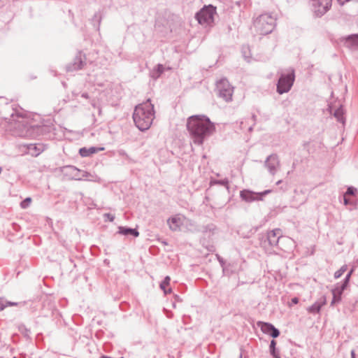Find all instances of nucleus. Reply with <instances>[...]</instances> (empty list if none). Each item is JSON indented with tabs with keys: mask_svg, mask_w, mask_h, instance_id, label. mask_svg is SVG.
Returning a JSON list of instances; mask_svg holds the SVG:
<instances>
[{
	"mask_svg": "<svg viewBox=\"0 0 358 358\" xmlns=\"http://www.w3.org/2000/svg\"><path fill=\"white\" fill-rule=\"evenodd\" d=\"M187 129L192 142L201 145L215 131V126L209 117L203 115H194L188 117Z\"/></svg>",
	"mask_w": 358,
	"mask_h": 358,
	"instance_id": "nucleus-1",
	"label": "nucleus"
},
{
	"mask_svg": "<svg viewBox=\"0 0 358 358\" xmlns=\"http://www.w3.org/2000/svg\"><path fill=\"white\" fill-rule=\"evenodd\" d=\"M11 117L8 129L14 136L36 138L40 136L44 130V126L36 123L30 116H24L16 113L15 115L12 114Z\"/></svg>",
	"mask_w": 358,
	"mask_h": 358,
	"instance_id": "nucleus-2",
	"label": "nucleus"
},
{
	"mask_svg": "<svg viewBox=\"0 0 358 358\" xmlns=\"http://www.w3.org/2000/svg\"><path fill=\"white\" fill-rule=\"evenodd\" d=\"M133 119L141 131H146L150 127L155 119V110L150 99L135 107Z\"/></svg>",
	"mask_w": 358,
	"mask_h": 358,
	"instance_id": "nucleus-3",
	"label": "nucleus"
},
{
	"mask_svg": "<svg viewBox=\"0 0 358 358\" xmlns=\"http://www.w3.org/2000/svg\"><path fill=\"white\" fill-rule=\"evenodd\" d=\"M275 20V17L271 13H263L254 20L253 27L257 34H268L273 30Z\"/></svg>",
	"mask_w": 358,
	"mask_h": 358,
	"instance_id": "nucleus-4",
	"label": "nucleus"
},
{
	"mask_svg": "<svg viewBox=\"0 0 358 358\" xmlns=\"http://www.w3.org/2000/svg\"><path fill=\"white\" fill-rule=\"evenodd\" d=\"M295 74L293 69H289L287 73H281L276 85V91L279 94L288 92L294 82Z\"/></svg>",
	"mask_w": 358,
	"mask_h": 358,
	"instance_id": "nucleus-5",
	"label": "nucleus"
},
{
	"mask_svg": "<svg viewBox=\"0 0 358 358\" xmlns=\"http://www.w3.org/2000/svg\"><path fill=\"white\" fill-rule=\"evenodd\" d=\"M216 13V8L212 5L205 6L195 15V18L200 24L210 25L214 22V15Z\"/></svg>",
	"mask_w": 358,
	"mask_h": 358,
	"instance_id": "nucleus-6",
	"label": "nucleus"
},
{
	"mask_svg": "<svg viewBox=\"0 0 358 358\" xmlns=\"http://www.w3.org/2000/svg\"><path fill=\"white\" fill-rule=\"evenodd\" d=\"M332 0H309L312 12L316 17L323 16L331 7Z\"/></svg>",
	"mask_w": 358,
	"mask_h": 358,
	"instance_id": "nucleus-7",
	"label": "nucleus"
},
{
	"mask_svg": "<svg viewBox=\"0 0 358 358\" xmlns=\"http://www.w3.org/2000/svg\"><path fill=\"white\" fill-rule=\"evenodd\" d=\"M216 90L220 97H222L226 101H231L234 87L226 78H222L217 82Z\"/></svg>",
	"mask_w": 358,
	"mask_h": 358,
	"instance_id": "nucleus-8",
	"label": "nucleus"
},
{
	"mask_svg": "<svg viewBox=\"0 0 358 358\" xmlns=\"http://www.w3.org/2000/svg\"><path fill=\"white\" fill-rule=\"evenodd\" d=\"M271 192V189H266L261 192H255L249 189H243L240 192L241 199L247 203L263 201L264 197Z\"/></svg>",
	"mask_w": 358,
	"mask_h": 358,
	"instance_id": "nucleus-9",
	"label": "nucleus"
},
{
	"mask_svg": "<svg viewBox=\"0 0 358 358\" xmlns=\"http://www.w3.org/2000/svg\"><path fill=\"white\" fill-rule=\"evenodd\" d=\"M282 240H288V238L282 236L281 229H275L267 233L266 239L263 244L266 246L267 243L271 247H276L278 246L279 242Z\"/></svg>",
	"mask_w": 358,
	"mask_h": 358,
	"instance_id": "nucleus-10",
	"label": "nucleus"
},
{
	"mask_svg": "<svg viewBox=\"0 0 358 358\" xmlns=\"http://www.w3.org/2000/svg\"><path fill=\"white\" fill-rule=\"evenodd\" d=\"M264 166L271 175L274 176L280 166V159L278 155L271 154L268 156L264 161Z\"/></svg>",
	"mask_w": 358,
	"mask_h": 358,
	"instance_id": "nucleus-11",
	"label": "nucleus"
},
{
	"mask_svg": "<svg viewBox=\"0 0 358 358\" xmlns=\"http://www.w3.org/2000/svg\"><path fill=\"white\" fill-rule=\"evenodd\" d=\"M86 57L81 52H79L74 58L72 63L69 64L66 66L68 71H73L81 69L85 64Z\"/></svg>",
	"mask_w": 358,
	"mask_h": 358,
	"instance_id": "nucleus-12",
	"label": "nucleus"
},
{
	"mask_svg": "<svg viewBox=\"0 0 358 358\" xmlns=\"http://www.w3.org/2000/svg\"><path fill=\"white\" fill-rule=\"evenodd\" d=\"M258 326L260 327L263 333L270 335L273 338L280 335V331L271 323L259 322Z\"/></svg>",
	"mask_w": 358,
	"mask_h": 358,
	"instance_id": "nucleus-13",
	"label": "nucleus"
},
{
	"mask_svg": "<svg viewBox=\"0 0 358 358\" xmlns=\"http://www.w3.org/2000/svg\"><path fill=\"white\" fill-rule=\"evenodd\" d=\"M343 45L351 50H358V34L348 35L342 38Z\"/></svg>",
	"mask_w": 358,
	"mask_h": 358,
	"instance_id": "nucleus-14",
	"label": "nucleus"
},
{
	"mask_svg": "<svg viewBox=\"0 0 358 358\" xmlns=\"http://www.w3.org/2000/svg\"><path fill=\"white\" fill-rule=\"evenodd\" d=\"M169 228L172 231H178L182 223V218L179 215H176L169 218L167 221Z\"/></svg>",
	"mask_w": 358,
	"mask_h": 358,
	"instance_id": "nucleus-15",
	"label": "nucleus"
},
{
	"mask_svg": "<svg viewBox=\"0 0 358 358\" xmlns=\"http://www.w3.org/2000/svg\"><path fill=\"white\" fill-rule=\"evenodd\" d=\"M27 150L28 153H29L32 156H38L41 154L43 150L44 147L42 144H29L27 145Z\"/></svg>",
	"mask_w": 358,
	"mask_h": 358,
	"instance_id": "nucleus-16",
	"label": "nucleus"
},
{
	"mask_svg": "<svg viewBox=\"0 0 358 358\" xmlns=\"http://www.w3.org/2000/svg\"><path fill=\"white\" fill-rule=\"evenodd\" d=\"M118 234L124 236H131L134 237H138L139 236V232L136 229L127 227H119Z\"/></svg>",
	"mask_w": 358,
	"mask_h": 358,
	"instance_id": "nucleus-17",
	"label": "nucleus"
},
{
	"mask_svg": "<svg viewBox=\"0 0 358 358\" xmlns=\"http://www.w3.org/2000/svg\"><path fill=\"white\" fill-rule=\"evenodd\" d=\"M104 148H96V147H90L89 148H81L79 150V154L80 156L83 157H89L92 154H94L99 151L103 150Z\"/></svg>",
	"mask_w": 358,
	"mask_h": 358,
	"instance_id": "nucleus-18",
	"label": "nucleus"
},
{
	"mask_svg": "<svg viewBox=\"0 0 358 358\" xmlns=\"http://www.w3.org/2000/svg\"><path fill=\"white\" fill-rule=\"evenodd\" d=\"M164 66L162 64H159L150 71V76L152 79L157 80L160 77V76L164 73Z\"/></svg>",
	"mask_w": 358,
	"mask_h": 358,
	"instance_id": "nucleus-19",
	"label": "nucleus"
},
{
	"mask_svg": "<svg viewBox=\"0 0 358 358\" xmlns=\"http://www.w3.org/2000/svg\"><path fill=\"white\" fill-rule=\"evenodd\" d=\"M325 304V299L322 301H316L308 308V311L313 314L319 313L321 308Z\"/></svg>",
	"mask_w": 358,
	"mask_h": 358,
	"instance_id": "nucleus-20",
	"label": "nucleus"
},
{
	"mask_svg": "<svg viewBox=\"0 0 358 358\" xmlns=\"http://www.w3.org/2000/svg\"><path fill=\"white\" fill-rule=\"evenodd\" d=\"M333 115L338 122L342 123L343 125L345 124V118L344 117V110L342 106H340V107L336 109Z\"/></svg>",
	"mask_w": 358,
	"mask_h": 358,
	"instance_id": "nucleus-21",
	"label": "nucleus"
},
{
	"mask_svg": "<svg viewBox=\"0 0 358 358\" xmlns=\"http://www.w3.org/2000/svg\"><path fill=\"white\" fill-rule=\"evenodd\" d=\"M269 351L271 355L274 358L280 357L279 355V352L276 348V341L275 340H271L269 345Z\"/></svg>",
	"mask_w": 358,
	"mask_h": 358,
	"instance_id": "nucleus-22",
	"label": "nucleus"
},
{
	"mask_svg": "<svg viewBox=\"0 0 358 358\" xmlns=\"http://www.w3.org/2000/svg\"><path fill=\"white\" fill-rule=\"evenodd\" d=\"M241 52L244 59L247 62H250L252 57L250 47L248 45H243L241 48Z\"/></svg>",
	"mask_w": 358,
	"mask_h": 358,
	"instance_id": "nucleus-23",
	"label": "nucleus"
},
{
	"mask_svg": "<svg viewBox=\"0 0 358 358\" xmlns=\"http://www.w3.org/2000/svg\"><path fill=\"white\" fill-rule=\"evenodd\" d=\"M348 285L343 282L337 283L332 289V292L336 293L337 295L342 296L343 292L346 289Z\"/></svg>",
	"mask_w": 358,
	"mask_h": 358,
	"instance_id": "nucleus-24",
	"label": "nucleus"
},
{
	"mask_svg": "<svg viewBox=\"0 0 358 358\" xmlns=\"http://www.w3.org/2000/svg\"><path fill=\"white\" fill-rule=\"evenodd\" d=\"M171 278L169 276H166L164 280L160 283V288L164 291L165 294L171 292V289H166V287L170 283Z\"/></svg>",
	"mask_w": 358,
	"mask_h": 358,
	"instance_id": "nucleus-25",
	"label": "nucleus"
},
{
	"mask_svg": "<svg viewBox=\"0 0 358 358\" xmlns=\"http://www.w3.org/2000/svg\"><path fill=\"white\" fill-rule=\"evenodd\" d=\"M20 333L27 338H29L30 330L24 324H20L18 327Z\"/></svg>",
	"mask_w": 358,
	"mask_h": 358,
	"instance_id": "nucleus-26",
	"label": "nucleus"
},
{
	"mask_svg": "<svg viewBox=\"0 0 358 358\" xmlns=\"http://www.w3.org/2000/svg\"><path fill=\"white\" fill-rule=\"evenodd\" d=\"M214 184L221 185L225 186L228 188L229 180L226 178L223 179V180H212L210 182V185H214Z\"/></svg>",
	"mask_w": 358,
	"mask_h": 358,
	"instance_id": "nucleus-27",
	"label": "nucleus"
},
{
	"mask_svg": "<svg viewBox=\"0 0 358 358\" xmlns=\"http://www.w3.org/2000/svg\"><path fill=\"white\" fill-rule=\"evenodd\" d=\"M346 269H347V266L345 265L341 266V268L339 270H338L337 271L335 272L334 278L336 279L339 278L345 273Z\"/></svg>",
	"mask_w": 358,
	"mask_h": 358,
	"instance_id": "nucleus-28",
	"label": "nucleus"
},
{
	"mask_svg": "<svg viewBox=\"0 0 358 358\" xmlns=\"http://www.w3.org/2000/svg\"><path fill=\"white\" fill-rule=\"evenodd\" d=\"M333 299L331 302V306H334V304L339 303L341 301V296L337 295L336 293L332 292Z\"/></svg>",
	"mask_w": 358,
	"mask_h": 358,
	"instance_id": "nucleus-29",
	"label": "nucleus"
},
{
	"mask_svg": "<svg viewBox=\"0 0 358 358\" xmlns=\"http://www.w3.org/2000/svg\"><path fill=\"white\" fill-rule=\"evenodd\" d=\"M117 153H118V155L120 156V157H122L124 158H125L126 159H127L128 161H131V158L130 157L127 155V153L126 152L125 150H119L117 151Z\"/></svg>",
	"mask_w": 358,
	"mask_h": 358,
	"instance_id": "nucleus-30",
	"label": "nucleus"
},
{
	"mask_svg": "<svg viewBox=\"0 0 358 358\" xmlns=\"http://www.w3.org/2000/svg\"><path fill=\"white\" fill-rule=\"evenodd\" d=\"M353 273V269H351L348 273L345 275V278L343 279V283L347 285L348 286V284H349V282H350V277L352 275Z\"/></svg>",
	"mask_w": 358,
	"mask_h": 358,
	"instance_id": "nucleus-31",
	"label": "nucleus"
},
{
	"mask_svg": "<svg viewBox=\"0 0 358 358\" xmlns=\"http://www.w3.org/2000/svg\"><path fill=\"white\" fill-rule=\"evenodd\" d=\"M353 273V269H351L348 273L345 275V278L343 279V283L347 285L348 286V284H349V282H350V277L352 275Z\"/></svg>",
	"mask_w": 358,
	"mask_h": 358,
	"instance_id": "nucleus-32",
	"label": "nucleus"
},
{
	"mask_svg": "<svg viewBox=\"0 0 358 358\" xmlns=\"http://www.w3.org/2000/svg\"><path fill=\"white\" fill-rule=\"evenodd\" d=\"M353 273V269H351L348 273L345 275V278L343 279V283L347 285L348 286V284H349V282H350V277L352 275Z\"/></svg>",
	"mask_w": 358,
	"mask_h": 358,
	"instance_id": "nucleus-33",
	"label": "nucleus"
},
{
	"mask_svg": "<svg viewBox=\"0 0 358 358\" xmlns=\"http://www.w3.org/2000/svg\"><path fill=\"white\" fill-rule=\"evenodd\" d=\"M353 273V269H351L348 273L345 275V278L343 279V283L347 285L348 286V284H349V282H350V277L352 275Z\"/></svg>",
	"mask_w": 358,
	"mask_h": 358,
	"instance_id": "nucleus-34",
	"label": "nucleus"
},
{
	"mask_svg": "<svg viewBox=\"0 0 358 358\" xmlns=\"http://www.w3.org/2000/svg\"><path fill=\"white\" fill-rule=\"evenodd\" d=\"M357 189L352 186L348 187L345 192V195H355L357 192Z\"/></svg>",
	"mask_w": 358,
	"mask_h": 358,
	"instance_id": "nucleus-35",
	"label": "nucleus"
},
{
	"mask_svg": "<svg viewBox=\"0 0 358 358\" xmlns=\"http://www.w3.org/2000/svg\"><path fill=\"white\" fill-rule=\"evenodd\" d=\"M104 217H106L110 222H113L115 220V215L110 214V213H105L103 215Z\"/></svg>",
	"mask_w": 358,
	"mask_h": 358,
	"instance_id": "nucleus-36",
	"label": "nucleus"
},
{
	"mask_svg": "<svg viewBox=\"0 0 358 358\" xmlns=\"http://www.w3.org/2000/svg\"><path fill=\"white\" fill-rule=\"evenodd\" d=\"M7 307L6 302L4 303L3 301L0 300V311L4 310L5 308Z\"/></svg>",
	"mask_w": 358,
	"mask_h": 358,
	"instance_id": "nucleus-37",
	"label": "nucleus"
},
{
	"mask_svg": "<svg viewBox=\"0 0 358 358\" xmlns=\"http://www.w3.org/2000/svg\"><path fill=\"white\" fill-rule=\"evenodd\" d=\"M31 202V198L28 197L24 199V201L22 203V207L25 208V206L24 205V203H29Z\"/></svg>",
	"mask_w": 358,
	"mask_h": 358,
	"instance_id": "nucleus-38",
	"label": "nucleus"
},
{
	"mask_svg": "<svg viewBox=\"0 0 358 358\" xmlns=\"http://www.w3.org/2000/svg\"><path fill=\"white\" fill-rule=\"evenodd\" d=\"M292 303L294 304H297L299 303V299L297 297L292 298Z\"/></svg>",
	"mask_w": 358,
	"mask_h": 358,
	"instance_id": "nucleus-39",
	"label": "nucleus"
},
{
	"mask_svg": "<svg viewBox=\"0 0 358 358\" xmlns=\"http://www.w3.org/2000/svg\"><path fill=\"white\" fill-rule=\"evenodd\" d=\"M343 200L345 205H348L350 203V200L348 198H346V195L344 196Z\"/></svg>",
	"mask_w": 358,
	"mask_h": 358,
	"instance_id": "nucleus-40",
	"label": "nucleus"
},
{
	"mask_svg": "<svg viewBox=\"0 0 358 358\" xmlns=\"http://www.w3.org/2000/svg\"><path fill=\"white\" fill-rule=\"evenodd\" d=\"M6 304H7V306H16L17 305V303H15V302H10V301H7L6 302Z\"/></svg>",
	"mask_w": 358,
	"mask_h": 358,
	"instance_id": "nucleus-41",
	"label": "nucleus"
},
{
	"mask_svg": "<svg viewBox=\"0 0 358 358\" xmlns=\"http://www.w3.org/2000/svg\"><path fill=\"white\" fill-rule=\"evenodd\" d=\"M175 299H176V301H178V302H181L182 301V299L178 295H175Z\"/></svg>",
	"mask_w": 358,
	"mask_h": 358,
	"instance_id": "nucleus-42",
	"label": "nucleus"
},
{
	"mask_svg": "<svg viewBox=\"0 0 358 358\" xmlns=\"http://www.w3.org/2000/svg\"><path fill=\"white\" fill-rule=\"evenodd\" d=\"M350 355H351V358H356L355 357V350H352L350 352Z\"/></svg>",
	"mask_w": 358,
	"mask_h": 358,
	"instance_id": "nucleus-43",
	"label": "nucleus"
},
{
	"mask_svg": "<svg viewBox=\"0 0 358 358\" xmlns=\"http://www.w3.org/2000/svg\"><path fill=\"white\" fill-rule=\"evenodd\" d=\"M81 96L83 97V98H85V99H88L89 98V96H88L87 93H83Z\"/></svg>",
	"mask_w": 358,
	"mask_h": 358,
	"instance_id": "nucleus-44",
	"label": "nucleus"
},
{
	"mask_svg": "<svg viewBox=\"0 0 358 358\" xmlns=\"http://www.w3.org/2000/svg\"><path fill=\"white\" fill-rule=\"evenodd\" d=\"M218 258V260L220 262V263L221 264V265H222L224 264V261L222 258H220V257H217Z\"/></svg>",
	"mask_w": 358,
	"mask_h": 358,
	"instance_id": "nucleus-45",
	"label": "nucleus"
},
{
	"mask_svg": "<svg viewBox=\"0 0 358 358\" xmlns=\"http://www.w3.org/2000/svg\"><path fill=\"white\" fill-rule=\"evenodd\" d=\"M91 103H92V106L94 108H96V103H95V102H94V101H92Z\"/></svg>",
	"mask_w": 358,
	"mask_h": 358,
	"instance_id": "nucleus-46",
	"label": "nucleus"
},
{
	"mask_svg": "<svg viewBox=\"0 0 358 358\" xmlns=\"http://www.w3.org/2000/svg\"><path fill=\"white\" fill-rule=\"evenodd\" d=\"M98 112H99V115H101V109L99 107H98Z\"/></svg>",
	"mask_w": 358,
	"mask_h": 358,
	"instance_id": "nucleus-47",
	"label": "nucleus"
},
{
	"mask_svg": "<svg viewBox=\"0 0 358 358\" xmlns=\"http://www.w3.org/2000/svg\"><path fill=\"white\" fill-rule=\"evenodd\" d=\"M252 120H253V121H255V120H256V115H252Z\"/></svg>",
	"mask_w": 358,
	"mask_h": 358,
	"instance_id": "nucleus-48",
	"label": "nucleus"
},
{
	"mask_svg": "<svg viewBox=\"0 0 358 358\" xmlns=\"http://www.w3.org/2000/svg\"><path fill=\"white\" fill-rule=\"evenodd\" d=\"M71 169H73L76 171H79V170L77 168L74 167V166H72Z\"/></svg>",
	"mask_w": 358,
	"mask_h": 358,
	"instance_id": "nucleus-49",
	"label": "nucleus"
},
{
	"mask_svg": "<svg viewBox=\"0 0 358 358\" xmlns=\"http://www.w3.org/2000/svg\"><path fill=\"white\" fill-rule=\"evenodd\" d=\"M281 182H282V180H278V181L276 182V185H280Z\"/></svg>",
	"mask_w": 358,
	"mask_h": 358,
	"instance_id": "nucleus-50",
	"label": "nucleus"
},
{
	"mask_svg": "<svg viewBox=\"0 0 358 358\" xmlns=\"http://www.w3.org/2000/svg\"><path fill=\"white\" fill-rule=\"evenodd\" d=\"M248 129H249V131H252V127L250 126Z\"/></svg>",
	"mask_w": 358,
	"mask_h": 358,
	"instance_id": "nucleus-51",
	"label": "nucleus"
},
{
	"mask_svg": "<svg viewBox=\"0 0 358 358\" xmlns=\"http://www.w3.org/2000/svg\"><path fill=\"white\" fill-rule=\"evenodd\" d=\"M87 176V173H85H85L83 174V176Z\"/></svg>",
	"mask_w": 358,
	"mask_h": 358,
	"instance_id": "nucleus-52",
	"label": "nucleus"
},
{
	"mask_svg": "<svg viewBox=\"0 0 358 358\" xmlns=\"http://www.w3.org/2000/svg\"><path fill=\"white\" fill-rule=\"evenodd\" d=\"M173 308H176V304H175V303H173Z\"/></svg>",
	"mask_w": 358,
	"mask_h": 358,
	"instance_id": "nucleus-53",
	"label": "nucleus"
},
{
	"mask_svg": "<svg viewBox=\"0 0 358 358\" xmlns=\"http://www.w3.org/2000/svg\"><path fill=\"white\" fill-rule=\"evenodd\" d=\"M239 358H242V355H240V357Z\"/></svg>",
	"mask_w": 358,
	"mask_h": 358,
	"instance_id": "nucleus-54",
	"label": "nucleus"
},
{
	"mask_svg": "<svg viewBox=\"0 0 358 358\" xmlns=\"http://www.w3.org/2000/svg\"><path fill=\"white\" fill-rule=\"evenodd\" d=\"M13 358H16L15 357H14Z\"/></svg>",
	"mask_w": 358,
	"mask_h": 358,
	"instance_id": "nucleus-55",
	"label": "nucleus"
},
{
	"mask_svg": "<svg viewBox=\"0 0 358 358\" xmlns=\"http://www.w3.org/2000/svg\"><path fill=\"white\" fill-rule=\"evenodd\" d=\"M278 358H280V357H278Z\"/></svg>",
	"mask_w": 358,
	"mask_h": 358,
	"instance_id": "nucleus-56",
	"label": "nucleus"
}]
</instances>
